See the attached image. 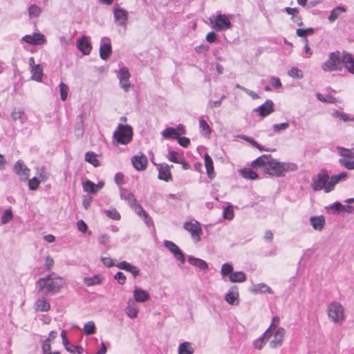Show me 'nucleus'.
Masks as SVG:
<instances>
[{"label": "nucleus", "mask_w": 354, "mask_h": 354, "mask_svg": "<svg viewBox=\"0 0 354 354\" xmlns=\"http://www.w3.org/2000/svg\"><path fill=\"white\" fill-rule=\"evenodd\" d=\"M199 128L202 135L207 137L210 136L212 133L211 128L203 118L199 119Z\"/></svg>", "instance_id": "58836bf2"}, {"label": "nucleus", "mask_w": 354, "mask_h": 354, "mask_svg": "<svg viewBox=\"0 0 354 354\" xmlns=\"http://www.w3.org/2000/svg\"><path fill=\"white\" fill-rule=\"evenodd\" d=\"M187 261L194 267L199 268L201 270L207 271L209 269V266L205 261L196 258L192 256H189Z\"/></svg>", "instance_id": "a878e982"}, {"label": "nucleus", "mask_w": 354, "mask_h": 354, "mask_svg": "<svg viewBox=\"0 0 354 354\" xmlns=\"http://www.w3.org/2000/svg\"><path fill=\"white\" fill-rule=\"evenodd\" d=\"M279 323V317L276 316L272 318V323L268 327V328L263 333V335H268V333L272 335V331L276 330L278 327V324Z\"/></svg>", "instance_id": "09e8293b"}, {"label": "nucleus", "mask_w": 354, "mask_h": 354, "mask_svg": "<svg viewBox=\"0 0 354 354\" xmlns=\"http://www.w3.org/2000/svg\"><path fill=\"white\" fill-rule=\"evenodd\" d=\"M130 73L127 67H122L119 70L118 77L119 81L127 80L130 78Z\"/></svg>", "instance_id": "864d4df0"}, {"label": "nucleus", "mask_w": 354, "mask_h": 354, "mask_svg": "<svg viewBox=\"0 0 354 354\" xmlns=\"http://www.w3.org/2000/svg\"><path fill=\"white\" fill-rule=\"evenodd\" d=\"M225 300L230 305L239 304V292L237 286H234L230 288L225 296Z\"/></svg>", "instance_id": "4be33fe9"}, {"label": "nucleus", "mask_w": 354, "mask_h": 354, "mask_svg": "<svg viewBox=\"0 0 354 354\" xmlns=\"http://www.w3.org/2000/svg\"><path fill=\"white\" fill-rule=\"evenodd\" d=\"M270 156L271 155H262L253 160L251 165L253 167H263L264 169L268 165Z\"/></svg>", "instance_id": "c756f323"}, {"label": "nucleus", "mask_w": 354, "mask_h": 354, "mask_svg": "<svg viewBox=\"0 0 354 354\" xmlns=\"http://www.w3.org/2000/svg\"><path fill=\"white\" fill-rule=\"evenodd\" d=\"M346 11V8L345 7L341 6H337L331 10L328 19L330 22H333L339 17L341 14L345 12Z\"/></svg>", "instance_id": "f704fd0d"}, {"label": "nucleus", "mask_w": 354, "mask_h": 354, "mask_svg": "<svg viewBox=\"0 0 354 354\" xmlns=\"http://www.w3.org/2000/svg\"><path fill=\"white\" fill-rule=\"evenodd\" d=\"M336 149L339 155L342 157L339 160V165L347 169H354V160H348L346 159L354 158V148L347 149L343 147L337 146Z\"/></svg>", "instance_id": "423d86ee"}, {"label": "nucleus", "mask_w": 354, "mask_h": 354, "mask_svg": "<svg viewBox=\"0 0 354 354\" xmlns=\"http://www.w3.org/2000/svg\"><path fill=\"white\" fill-rule=\"evenodd\" d=\"M270 337H271V335L270 333H268V335H265V336L263 335V333L260 337L257 338V339H255L254 341V342H253L254 347L257 349L261 350L265 344V340L268 339Z\"/></svg>", "instance_id": "c03bdc74"}, {"label": "nucleus", "mask_w": 354, "mask_h": 354, "mask_svg": "<svg viewBox=\"0 0 354 354\" xmlns=\"http://www.w3.org/2000/svg\"><path fill=\"white\" fill-rule=\"evenodd\" d=\"M232 271H233V266L231 264L225 263L222 265L221 270V274L223 277H225L227 275L230 276L231 274V273L233 272Z\"/></svg>", "instance_id": "603ef678"}, {"label": "nucleus", "mask_w": 354, "mask_h": 354, "mask_svg": "<svg viewBox=\"0 0 354 354\" xmlns=\"http://www.w3.org/2000/svg\"><path fill=\"white\" fill-rule=\"evenodd\" d=\"M112 53V48L109 37H103L101 39L100 46V57L103 60H106Z\"/></svg>", "instance_id": "2eb2a0df"}, {"label": "nucleus", "mask_w": 354, "mask_h": 354, "mask_svg": "<svg viewBox=\"0 0 354 354\" xmlns=\"http://www.w3.org/2000/svg\"><path fill=\"white\" fill-rule=\"evenodd\" d=\"M31 73V78L37 82H41L43 76V68L40 64H37V66H33V67L30 68Z\"/></svg>", "instance_id": "473e14b6"}, {"label": "nucleus", "mask_w": 354, "mask_h": 354, "mask_svg": "<svg viewBox=\"0 0 354 354\" xmlns=\"http://www.w3.org/2000/svg\"><path fill=\"white\" fill-rule=\"evenodd\" d=\"M114 279L117 280L120 285L124 284L127 280L126 276L122 272H118L115 274Z\"/></svg>", "instance_id": "338daca9"}, {"label": "nucleus", "mask_w": 354, "mask_h": 354, "mask_svg": "<svg viewBox=\"0 0 354 354\" xmlns=\"http://www.w3.org/2000/svg\"><path fill=\"white\" fill-rule=\"evenodd\" d=\"M342 54L339 51L329 53L328 59L322 65V68L325 72L338 71L342 68Z\"/></svg>", "instance_id": "20e7f679"}, {"label": "nucleus", "mask_w": 354, "mask_h": 354, "mask_svg": "<svg viewBox=\"0 0 354 354\" xmlns=\"http://www.w3.org/2000/svg\"><path fill=\"white\" fill-rule=\"evenodd\" d=\"M167 158L168 160L174 163H179L182 162L181 156L177 151H169L167 153Z\"/></svg>", "instance_id": "de8ad7c7"}, {"label": "nucleus", "mask_w": 354, "mask_h": 354, "mask_svg": "<svg viewBox=\"0 0 354 354\" xmlns=\"http://www.w3.org/2000/svg\"><path fill=\"white\" fill-rule=\"evenodd\" d=\"M223 216L225 219L232 220L234 218V210L231 206L225 207L223 211Z\"/></svg>", "instance_id": "bf43d9fd"}, {"label": "nucleus", "mask_w": 354, "mask_h": 354, "mask_svg": "<svg viewBox=\"0 0 354 354\" xmlns=\"http://www.w3.org/2000/svg\"><path fill=\"white\" fill-rule=\"evenodd\" d=\"M290 127L288 122H282L279 124H274L272 125V129L274 133L286 131Z\"/></svg>", "instance_id": "13d9d810"}, {"label": "nucleus", "mask_w": 354, "mask_h": 354, "mask_svg": "<svg viewBox=\"0 0 354 354\" xmlns=\"http://www.w3.org/2000/svg\"><path fill=\"white\" fill-rule=\"evenodd\" d=\"M286 330L282 327H278L276 330L272 331V339L270 342L269 345L272 348L280 347L284 339Z\"/></svg>", "instance_id": "9d476101"}, {"label": "nucleus", "mask_w": 354, "mask_h": 354, "mask_svg": "<svg viewBox=\"0 0 354 354\" xmlns=\"http://www.w3.org/2000/svg\"><path fill=\"white\" fill-rule=\"evenodd\" d=\"M38 291L44 294H56L62 290L65 285V280L52 272L44 277L40 278L37 281Z\"/></svg>", "instance_id": "f257e3e1"}, {"label": "nucleus", "mask_w": 354, "mask_h": 354, "mask_svg": "<svg viewBox=\"0 0 354 354\" xmlns=\"http://www.w3.org/2000/svg\"><path fill=\"white\" fill-rule=\"evenodd\" d=\"M25 116V113L21 109H17L15 108L11 113V118L13 121L16 122L18 120H21Z\"/></svg>", "instance_id": "3c124183"}, {"label": "nucleus", "mask_w": 354, "mask_h": 354, "mask_svg": "<svg viewBox=\"0 0 354 354\" xmlns=\"http://www.w3.org/2000/svg\"><path fill=\"white\" fill-rule=\"evenodd\" d=\"M131 207L135 211V212L140 216H142L143 215H145L147 213L142 206L137 203V201L135 203V205H132Z\"/></svg>", "instance_id": "e2e57ef3"}, {"label": "nucleus", "mask_w": 354, "mask_h": 354, "mask_svg": "<svg viewBox=\"0 0 354 354\" xmlns=\"http://www.w3.org/2000/svg\"><path fill=\"white\" fill-rule=\"evenodd\" d=\"M40 182L37 177H33L28 181V188L30 190H35L39 187Z\"/></svg>", "instance_id": "0e129e2a"}, {"label": "nucleus", "mask_w": 354, "mask_h": 354, "mask_svg": "<svg viewBox=\"0 0 354 354\" xmlns=\"http://www.w3.org/2000/svg\"><path fill=\"white\" fill-rule=\"evenodd\" d=\"M310 223L314 230L321 231L325 225V219L323 216H312Z\"/></svg>", "instance_id": "c85d7f7f"}, {"label": "nucleus", "mask_w": 354, "mask_h": 354, "mask_svg": "<svg viewBox=\"0 0 354 354\" xmlns=\"http://www.w3.org/2000/svg\"><path fill=\"white\" fill-rule=\"evenodd\" d=\"M82 187L84 192L89 194H95L97 192L95 184L89 180L82 183Z\"/></svg>", "instance_id": "79ce46f5"}, {"label": "nucleus", "mask_w": 354, "mask_h": 354, "mask_svg": "<svg viewBox=\"0 0 354 354\" xmlns=\"http://www.w3.org/2000/svg\"><path fill=\"white\" fill-rule=\"evenodd\" d=\"M254 111L258 112L261 117L265 118L274 112V103L271 100H267L263 104L254 109Z\"/></svg>", "instance_id": "dca6fc26"}, {"label": "nucleus", "mask_w": 354, "mask_h": 354, "mask_svg": "<svg viewBox=\"0 0 354 354\" xmlns=\"http://www.w3.org/2000/svg\"><path fill=\"white\" fill-rule=\"evenodd\" d=\"M327 314L334 323L342 324L345 319L344 308L337 301H333L328 305Z\"/></svg>", "instance_id": "39448f33"}, {"label": "nucleus", "mask_w": 354, "mask_h": 354, "mask_svg": "<svg viewBox=\"0 0 354 354\" xmlns=\"http://www.w3.org/2000/svg\"><path fill=\"white\" fill-rule=\"evenodd\" d=\"M225 98V95H223L220 100L216 101H212L209 100L207 103V108L209 109H214V108H218L220 107L222 103L223 100Z\"/></svg>", "instance_id": "052dcab7"}, {"label": "nucleus", "mask_w": 354, "mask_h": 354, "mask_svg": "<svg viewBox=\"0 0 354 354\" xmlns=\"http://www.w3.org/2000/svg\"><path fill=\"white\" fill-rule=\"evenodd\" d=\"M131 162L137 171H143L147 167L148 160L145 155L135 156L131 158Z\"/></svg>", "instance_id": "aec40b11"}, {"label": "nucleus", "mask_w": 354, "mask_h": 354, "mask_svg": "<svg viewBox=\"0 0 354 354\" xmlns=\"http://www.w3.org/2000/svg\"><path fill=\"white\" fill-rule=\"evenodd\" d=\"M78 118L80 119V124H78L75 128V131L77 136H82L84 133V127H83V115L80 114L78 115Z\"/></svg>", "instance_id": "69168bd1"}, {"label": "nucleus", "mask_w": 354, "mask_h": 354, "mask_svg": "<svg viewBox=\"0 0 354 354\" xmlns=\"http://www.w3.org/2000/svg\"><path fill=\"white\" fill-rule=\"evenodd\" d=\"M164 246L173 254L175 259L179 261L181 263H185V258L183 252L180 250L179 247L174 242L168 240H165L163 242Z\"/></svg>", "instance_id": "9b49d317"}, {"label": "nucleus", "mask_w": 354, "mask_h": 354, "mask_svg": "<svg viewBox=\"0 0 354 354\" xmlns=\"http://www.w3.org/2000/svg\"><path fill=\"white\" fill-rule=\"evenodd\" d=\"M329 180V176L326 171H322L318 174L317 178L314 179L312 183V188L314 191H320L324 189L326 193V187L328 186V182Z\"/></svg>", "instance_id": "1a4fd4ad"}, {"label": "nucleus", "mask_w": 354, "mask_h": 354, "mask_svg": "<svg viewBox=\"0 0 354 354\" xmlns=\"http://www.w3.org/2000/svg\"><path fill=\"white\" fill-rule=\"evenodd\" d=\"M171 167L173 166L171 165L170 167L165 163L160 165L158 167V179L164 180L165 182L172 180V176L170 171Z\"/></svg>", "instance_id": "a211bd4d"}, {"label": "nucleus", "mask_w": 354, "mask_h": 354, "mask_svg": "<svg viewBox=\"0 0 354 354\" xmlns=\"http://www.w3.org/2000/svg\"><path fill=\"white\" fill-rule=\"evenodd\" d=\"M210 22L212 28L217 32L227 30L232 27V23L228 17L225 14H218L214 20L211 18Z\"/></svg>", "instance_id": "0eeeda50"}, {"label": "nucleus", "mask_w": 354, "mask_h": 354, "mask_svg": "<svg viewBox=\"0 0 354 354\" xmlns=\"http://www.w3.org/2000/svg\"><path fill=\"white\" fill-rule=\"evenodd\" d=\"M125 312L127 316L131 319L136 318L138 316V308L135 304L134 301L129 299L127 302V306L125 308Z\"/></svg>", "instance_id": "2f4dec72"}, {"label": "nucleus", "mask_w": 354, "mask_h": 354, "mask_svg": "<svg viewBox=\"0 0 354 354\" xmlns=\"http://www.w3.org/2000/svg\"><path fill=\"white\" fill-rule=\"evenodd\" d=\"M35 310L40 312H47L50 308V304L45 298L38 299L35 304Z\"/></svg>", "instance_id": "72a5a7b5"}, {"label": "nucleus", "mask_w": 354, "mask_h": 354, "mask_svg": "<svg viewBox=\"0 0 354 354\" xmlns=\"http://www.w3.org/2000/svg\"><path fill=\"white\" fill-rule=\"evenodd\" d=\"M120 198L121 199L127 201L130 206L135 205V203L137 201L133 194L126 189L121 190Z\"/></svg>", "instance_id": "e433bc0d"}, {"label": "nucleus", "mask_w": 354, "mask_h": 354, "mask_svg": "<svg viewBox=\"0 0 354 354\" xmlns=\"http://www.w3.org/2000/svg\"><path fill=\"white\" fill-rule=\"evenodd\" d=\"M104 280V278L102 277V275L95 274L90 277H84L83 282L86 286H92L101 284Z\"/></svg>", "instance_id": "cd10ccee"}, {"label": "nucleus", "mask_w": 354, "mask_h": 354, "mask_svg": "<svg viewBox=\"0 0 354 354\" xmlns=\"http://www.w3.org/2000/svg\"><path fill=\"white\" fill-rule=\"evenodd\" d=\"M59 92H60V99L62 101H64L67 98L68 87L66 84H65L63 82H60V84H59Z\"/></svg>", "instance_id": "6e6d98bb"}, {"label": "nucleus", "mask_w": 354, "mask_h": 354, "mask_svg": "<svg viewBox=\"0 0 354 354\" xmlns=\"http://www.w3.org/2000/svg\"><path fill=\"white\" fill-rule=\"evenodd\" d=\"M183 227L191 234V236L195 243L201 241V236L203 232L199 222L196 220L185 222Z\"/></svg>", "instance_id": "6e6552de"}, {"label": "nucleus", "mask_w": 354, "mask_h": 354, "mask_svg": "<svg viewBox=\"0 0 354 354\" xmlns=\"http://www.w3.org/2000/svg\"><path fill=\"white\" fill-rule=\"evenodd\" d=\"M60 335H61V337L62 339V344H63L65 349L67 351H68L71 353H73V354H82V352H83L82 347H81L80 346H77V345H73V344H71L70 343H68V340L67 339V337H66V330H62Z\"/></svg>", "instance_id": "f3484780"}, {"label": "nucleus", "mask_w": 354, "mask_h": 354, "mask_svg": "<svg viewBox=\"0 0 354 354\" xmlns=\"http://www.w3.org/2000/svg\"><path fill=\"white\" fill-rule=\"evenodd\" d=\"M243 178L250 180H255L258 178L257 174L250 168H244L240 170Z\"/></svg>", "instance_id": "a19ab883"}, {"label": "nucleus", "mask_w": 354, "mask_h": 354, "mask_svg": "<svg viewBox=\"0 0 354 354\" xmlns=\"http://www.w3.org/2000/svg\"><path fill=\"white\" fill-rule=\"evenodd\" d=\"M13 217L12 212L11 209H6L1 217V224L5 225L10 222Z\"/></svg>", "instance_id": "5fc2aeb1"}, {"label": "nucleus", "mask_w": 354, "mask_h": 354, "mask_svg": "<svg viewBox=\"0 0 354 354\" xmlns=\"http://www.w3.org/2000/svg\"><path fill=\"white\" fill-rule=\"evenodd\" d=\"M342 64L348 72L354 75V57L351 53H342Z\"/></svg>", "instance_id": "412c9836"}, {"label": "nucleus", "mask_w": 354, "mask_h": 354, "mask_svg": "<svg viewBox=\"0 0 354 354\" xmlns=\"http://www.w3.org/2000/svg\"><path fill=\"white\" fill-rule=\"evenodd\" d=\"M41 9L35 4H32L28 8V15L30 18L37 17L40 15Z\"/></svg>", "instance_id": "49530a36"}, {"label": "nucleus", "mask_w": 354, "mask_h": 354, "mask_svg": "<svg viewBox=\"0 0 354 354\" xmlns=\"http://www.w3.org/2000/svg\"><path fill=\"white\" fill-rule=\"evenodd\" d=\"M133 296L135 301L143 303L149 299V294L145 290L140 288H135L133 291Z\"/></svg>", "instance_id": "393cba45"}, {"label": "nucleus", "mask_w": 354, "mask_h": 354, "mask_svg": "<svg viewBox=\"0 0 354 354\" xmlns=\"http://www.w3.org/2000/svg\"><path fill=\"white\" fill-rule=\"evenodd\" d=\"M83 330L86 335L94 334L95 333V323L92 321L86 322L83 328Z\"/></svg>", "instance_id": "8fccbe9b"}, {"label": "nucleus", "mask_w": 354, "mask_h": 354, "mask_svg": "<svg viewBox=\"0 0 354 354\" xmlns=\"http://www.w3.org/2000/svg\"><path fill=\"white\" fill-rule=\"evenodd\" d=\"M229 279L232 283H242L245 281L246 276L243 272L237 271L231 273Z\"/></svg>", "instance_id": "c9c22d12"}, {"label": "nucleus", "mask_w": 354, "mask_h": 354, "mask_svg": "<svg viewBox=\"0 0 354 354\" xmlns=\"http://www.w3.org/2000/svg\"><path fill=\"white\" fill-rule=\"evenodd\" d=\"M21 40L30 45H42L46 40L44 35L40 32H34L32 35H26Z\"/></svg>", "instance_id": "4468645a"}, {"label": "nucleus", "mask_w": 354, "mask_h": 354, "mask_svg": "<svg viewBox=\"0 0 354 354\" xmlns=\"http://www.w3.org/2000/svg\"><path fill=\"white\" fill-rule=\"evenodd\" d=\"M290 77L295 79H301L303 77L302 72L297 67H292L288 72Z\"/></svg>", "instance_id": "4d7b16f0"}, {"label": "nucleus", "mask_w": 354, "mask_h": 354, "mask_svg": "<svg viewBox=\"0 0 354 354\" xmlns=\"http://www.w3.org/2000/svg\"><path fill=\"white\" fill-rule=\"evenodd\" d=\"M204 161L207 175L210 179H212L215 176L213 160L207 153H205Z\"/></svg>", "instance_id": "bb28decb"}, {"label": "nucleus", "mask_w": 354, "mask_h": 354, "mask_svg": "<svg viewBox=\"0 0 354 354\" xmlns=\"http://www.w3.org/2000/svg\"><path fill=\"white\" fill-rule=\"evenodd\" d=\"M113 17L117 24L126 30L128 21V12L121 8H115L113 9Z\"/></svg>", "instance_id": "ddd939ff"}, {"label": "nucleus", "mask_w": 354, "mask_h": 354, "mask_svg": "<svg viewBox=\"0 0 354 354\" xmlns=\"http://www.w3.org/2000/svg\"><path fill=\"white\" fill-rule=\"evenodd\" d=\"M347 178L346 172H342L339 174L332 176L328 182L326 187V193H328L334 189L335 186L341 180H344Z\"/></svg>", "instance_id": "5701e85b"}, {"label": "nucleus", "mask_w": 354, "mask_h": 354, "mask_svg": "<svg viewBox=\"0 0 354 354\" xmlns=\"http://www.w3.org/2000/svg\"><path fill=\"white\" fill-rule=\"evenodd\" d=\"M162 136L165 138H178V133L176 129L173 127L166 128L162 132Z\"/></svg>", "instance_id": "37998d69"}, {"label": "nucleus", "mask_w": 354, "mask_h": 354, "mask_svg": "<svg viewBox=\"0 0 354 354\" xmlns=\"http://www.w3.org/2000/svg\"><path fill=\"white\" fill-rule=\"evenodd\" d=\"M115 266L120 269L125 270L126 272H130L133 277H136L140 274V270L135 266L131 264L130 263L122 261L121 262L115 264Z\"/></svg>", "instance_id": "6ab92c4d"}, {"label": "nucleus", "mask_w": 354, "mask_h": 354, "mask_svg": "<svg viewBox=\"0 0 354 354\" xmlns=\"http://www.w3.org/2000/svg\"><path fill=\"white\" fill-rule=\"evenodd\" d=\"M133 130L129 125L118 124L113 133V138L120 145H127L132 140Z\"/></svg>", "instance_id": "7ed1b4c3"}, {"label": "nucleus", "mask_w": 354, "mask_h": 354, "mask_svg": "<svg viewBox=\"0 0 354 354\" xmlns=\"http://www.w3.org/2000/svg\"><path fill=\"white\" fill-rule=\"evenodd\" d=\"M298 167L293 162H282L270 156V160L264 169V172L270 176L281 177L284 176L287 171H295Z\"/></svg>", "instance_id": "f03ea898"}, {"label": "nucleus", "mask_w": 354, "mask_h": 354, "mask_svg": "<svg viewBox=\"0 0 354 354\" xmlns=\"http://www.w3.org/2000/svg\"><path fill=\"white\" fill-rule=\"evenodd\" d=\"M106 212L107 216L115 221H118L120 219V214L115 209H109Z\"/></svg>", "instance_id": "680f3d73"}, {"label": "nucleus", "mask_w": 354, "mask_h": 354, "mask_svg": "<svg viewBox=\"0 0 354 354\" xmlns=\"http://www.w3.org/2000/svg\"><path fill=\"white\" fill-rule=\"evenodd\" d=\"M316 97L318 100L323 102H327V103H330V104H334L336 102L335 97L331 95H322L319 93H317L316 94Z\"/></svg>", "instance_id": "a18cd8bd"}, {"label": "nucleus", "mask_w": 354, "mask_h": 354, "mask_svg": "<svg viewBox=\"0 0 354 354\" xmlns=\"http://www.w3.org/2000/svg\"><path fill=\"white\" fill-rule=\"evenodd\" d=\"M194 351L191 343L185 342L178 346V354H193Z\"/></svg>", "instance_id": "4c0bfd02"}, {"label": "nucleus", "mask_w": 354, "mask_h": 354, "mask_svg": "<svg viewBox=\"0 0 354 354\" xmlns=\"http://www.w3.org/2000/svg\"><path fill=\"white\" fill-rule=\"evenodd\" d=\"M85 161L97 167L100 166V161L96 154L93 151H88L85 153Z\"/></svg>", "instance_id": "ea45409f"}, {"label": "nucleus", "mask_w": 354, "mask_h": 354, "mask_svg": "<svg viewBox=\"0 0 354 354\" xmlns=\"http://www.w3.org/2000/svg\"><path fill=\"white\" fill-rule=\"evenodd\" d=\"M176 139L178 140V144L183 147H187L190 143L189 139L186 137H180L178 135Z\"/></svg>", "instance_id": "774afa93"}, {"label": "nucleus", "mask_w": 354, "mask_h": 354, "mask_svg": "<svg viewBox=\"0 0 354 354\" xmlns=\"http://www.w3.org/2000/svg\"><path fill=\"white\" fill-rule=\"evenodd\" d=\"M77 47L84 55H89L92 49L89 41L85 36L82 37L77 41Z\"/></svg>", "instance_id": "b1692460"}, {"label": "nucleus", "mask_w": 354, "mask_h": 354, "mask_svg": "<svg viewBox=\"0 0 354 354\" xmlns=\"http://www.w3.org/2000/svg\"><path fill=\"white\" fill-rule=\"evenodd\" d=\"M251 291L254 294H262L265 292L273 294L272 289L264 283L254 285L251 288Z\"/></svg>", "instance_id": "7c9ffc66"}, {"label": "nucleus", "mask_w": 354, "mask_h": 354, "mask_svg": "<svg viewBox=\"0 0 354 354\" xmlns=\"http://www.w3.org/2000/svg\"><path fill=\"white\" fill-rule=\"evenodd\" d=\"M13 171L22 181L27 180L29 178L30 170L27 167L24 161L21 160H17L15 163Z\"/></svg>", "instance_id": "f8f14e48"}]
</instances>
